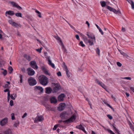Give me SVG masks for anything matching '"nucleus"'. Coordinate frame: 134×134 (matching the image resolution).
Instances as JSON below:
<instances>
[{"label":"nucleus","instance_id":"nucleus-11","mask_svg":"<svg viewBox=\"0 0 134 134\" xmlns=\"http://www.w3.org/2000/svg\"><path fill=\"white\" fill-rule=\"evenodd\" d=\"M65 105V103H61L59 104V106L58 108V109L60 111H61L63 110Z\"/></svg>","mask_w":134,"mask_h":134},{"label":"nucleus","instance_id":"nucleus-20","mask_svg":"<svg viewBox=\"0 0 134 134\" xmlns=\"http://www.w3.org/2000/svg\"><path fill=\"white\" fill-rule=\"evenodd\" d=\"M50 101L51 103H55L57 102V100L56 98L54 97H52L50 99Z\"/></svg>","mask_w":134,"mask_h":134},{"label":"nucleus","instance_id":"nucleus-28","mask_svg":"<svg viewBox=\"0 0 134 134\" xmlns=\"http://www.w3.org/2000/svg\"><path fill=\"white\" fill-rule=\"evenodd\" d=\"M120 53L124 56L126 58L129 57V56L126 53L123 52H120Z\"/></svg>","mask_w":134,"mask_h":134},{"label":"nucleus","instance_id":"nucleus-10","mask_svg":"<svg viewBox=\"0 0 134 134\" xmlns=\"http://www.w3.org/2000/svg\"><path fill=\"white\" fill-rule=\"evenodd\" d=\"M28 71V73L29 75L32 76L35 73V71L31 68H29L27 69Z\"/></svg>","mask_w":134,"mask_h":134},{"label":"nucleus","instance_id":"nucleus-51","mask_svg":"<svg viewBox=\"0 0 134 134\" xmlns=\"http://www.w3.org/2000/svg\"><path fill=\"white\" fill-rule=\"evenodd\" d=\"M10 105L12 106L13 105V102L12 100H11L10 102Z\"/></svg>","mask_w":134,"mask_h":134},{"label":"nucleus","instance_id":"nucleus-36","mask_svg":"<svg viewBox=\"0 0 134 134\" xmlns=\"http://www.w3.org/2000/svg\"><path fill=\"white\" fill-rule=\"evenodd\" d=\"M113 127V128L117 132L118 134H120L119 132V130L116 127L114 126V125H112Z\"/></svg>","mask_w":134,"mask_h":134},{"label":"nucleus","instance_id":"nucleus-34","mask_svg":"<svg viewBox=\"0 0 134 134\" xmlns=\"http://www.w3.org/2000/svg\"><path fill=\"white\" fill-rule=\"evenodd\" d=\"M60 125L59 124H57L55 125L53 129V130H56L57 128L58 127H60Z\"/></svg>","mask_w":134,"mask_h":134},{"label":"nucleus","instance_id":"nucleus-16","mask_svg":"<svg viewBox=\"0 0 134 134\" xmlns=\"http://www.w3.org/2000/svg\"><path fill=\"white\" fill-rule=\"evenodd\" d=\"M55 37L57 40H58V41H59L60 44L62 46V48H65L64 45L60 38L58 37V36H55Z\"/></svg>","mask_w":134,"mask_h":134},{"label":"nucleus","instance_id":"nucleus-40","mask_svg":"<svg viewBox=\"0 0 134 134\" xmlns=\"http://www.w3.org/2000/svg\"><path fill=\"white\" fill-rule=\"evenodd\" d=\"M8 70H9V71H10L9 72L10 73H12V71L13 70V69L12 68V67L10 66L9 67Z\"/></svg>","mask_w":134,"mask_h":134},{"label":"nucleus","instance_id":"nucleus-19","mask_svg":"<svg viewBox=\"0 0 134 134\" xmlns=\"http://www.w3.org/2000/svg\"><path fill=\"white\" fill-rule=\"evenodd\" d=\"M76 127L79 129L82 130L85 133H86V131L85 130L84 127L80 125L76 126Z\"/></svg>","mask_w":134,"mask_h":134},{"label":"nucleus","instance_id":"nucleus-35","mask_svg":"<svg viewBox=\"0 0 134 134\" xmlns=\"http://www.w3.org/2000/svg\"><path fill=\"white\" fill-rule=\"evenodd\" d=\"M35 12L38 14V16L40 18L41 17V14L40 12L37 10H35Z\"/></svg>","mask_w":134,"mask_h":134},{"label":"nucleus","instance_id":"nucleus-49","mask_svg":"<svg viewBox=\"0 0 134 134\" xmlns=\"http://www.w3.org/2000/svg\"><path fill=\"white\" fill-rule=\"evenodd\" d=\"M107 116L108 117V118L110 120H111L113 119V117L112 116L109 114H108L107 115Z\"/></svg>","mask_w":134,"mask_h":134},{"label":"nucleus","instance_id":"nucleus-43","mask_svg":"<svg viewBox=\"0 0 134 134\" xmlns=\"http://www.w3.org/2000/svg\"><path fill=\"white\" fill-rule=\"evenodd\" d=\"M20 82L22 83L23 81V76L21 75H20Z\"/></svg>","mask_w":134,"mask_h":134},{"label":"nucleus","instance_id":"nucleus-56","mask_svg":"<svg viewBox=\"0 0 134 134\" xmlns=\"http://www.w3.org/2000/svg\"><path fill=\"white\" fill-rule=\"evenodd\" d=\"M130 90L134 92V87H130Z\"/></svg>","mask_w":134,"mask_h":134},{"label":"nucleus","instance_id":"nucleus-29","mask_svg":"<svg viewBox=\"0 0 134 134\" xmlns=\"http://www.w3.org/2000/svg\"><path fill=\"white\" fill-rule=\"evenodd\" d=\"M7 84H5L4 86H3V87L5 88H9V85L10 84V83L9 82H7Z\"/></svg>","mask_w":134,"mask_h":134},{"label":"nucleus","instance_id":"nucleus-58","mask_svg":"<svg viewBox=\"0 0 134 134\" xmlns=\"http://www.w3.org/2000/svg\"><path fill=\"white\" fill-rule=\"evenodd\" d=\"M75 37L78 40H79L80 39L79 38V36L77 35H75Z\"/></svg>","mask_w":134,"mask_h":134},{"label":"nucleus","instance_id":"nucleus-5","mask_svg":"<svg viewBox=\"0 0 134 134\" xmlns=\"http://www.w3.org/2000/svg\"><path fill=\"white\" fill-rule=\"evenodd\" d=\"M96 82L98 85L100 86L103 88L106 91H107V86L102 82L99 81L98 79H96L95 80Z\"/></svg>","mask_w":134,"mask_h":134},{"label":"nucleus","instance_id":"nucleus-3","mask_svg":"<svg viewBox=\"0 0 134 134\" xmlns=\"http://www.w3.org/2000/svg\"><path fill=\"white\" fill-rule=\"evenodd\" d=\"M28 82L31 86H34L36 85L37 83V81L34 78L31 77L29 78L28 79Z\"/></svg>","mask_w":134,"mask_h":134},{"label":"nucleus","instance_id":"nucleus-38","mask_svg":"<svg viewBox=\"0 0 134 134\" xmlns=\"http://www.w3.org/2000/svg\"><path fill=\"white\" fill-rule=\"evenodd\" d=\"M96 52L99 55H100V50L98 48H97L96 50Z\"/></svg>","mask_w":134,"mask_h":134},{"label":"nucleus","instance_id":"nucleus-32","mask_svg":"<svg viewBox=\"0 0 134 134\" xmlns=\"http://www.w3.org/2000/svg\"><path fill=\"white\" fill-rule=\"evenodd\" d=\"M100 3L102 6L103 7H104L106 5V3L104 1H100Z\"/></svg>","mask_w":134,"mask_h":134},{"label":"nucleus","instance_id":"nucleus-18","mask_svg":"<svg viewBox=\"0 0 134 134\" xmlns=\"http://www.w3.org/2000/svg\"><path fill=\"white\" fill-rule=\"evenodd\" d=\"M35 89L36 90H38L41 92H43V89L42 87L39 86H36L35 87Z\"/></svg>","mask_w":134,"mask_h":134},{"label":"nucleus","instance_id":"nucleus-39","mask_svg":"<svg viewBox=\"0 0 134 134\" xmlns=\"http://www.w3.org/2000/svg\"><path fill=\"white\" fill-rule=\"evenodd\" d=\"M8 22L10 24L12 25H13V24L14 22L13 21L12 19H10L9 20H8Z\"/></svg>","mask_w":134,"mask_h":134},{"label":"nucleus","instance_id":"nucleus-2","mask_svg":"<svg viewBox=\"0 0 134 134\" xmlns=\"http://www.w3.org/2000/svg\"><path fill=\"white\" fill-rule=\"evenodd\" d=\"M40 83L43 86H45L47 85L48 82V78L46 76L41 75L38 77Z\"/></svg>","mask_w":134,"mask_h":134},{"label":"nucleus","instance_id":"nucleus-6","mask_svg":"<svg viewBox=\"0 0 134 134\" xmlns=\"http://www.w3.org/2000/svg\"><path fill=\"white\" fill-rule=\"evenodd\" d=\"M44 120L43 116L41 115H37L34 120V122L35 123H37L39 122H41Z\"/></svg>","mask_w":134,"mask_h":134},{"label":"nucleus","instance_id":"nucleus-42","mask_svg":"<svg viewBox=\"0 0 134 134\" xmlns=\"http://www.w3.org/2000/svg\"><path fill=\"white\" fill-rule=\"evenodd\" d=\"M122 79H126L127 80H131V78L130 77H122Z\"/></svg>","mask_w":134,"mask_h":134},{"label":"nucleus","instance_id":"nucleus-22","mask_svg":"<svg viewBox=\"0 0 134 134\" xmlns=\"http://www.w3.org/2000/svg\"><path fill=\"white\" fill-rule=\"evenodd\" d=\"M48 64L50 65L53 68H55V65L54 64L52 63L51 60H50V59H49V58H48Z\"/></svg>","mask_w":134,"mask_h":134},{"label":"nucleus","instance_id":"nucleus-41","mask_svg":"<svg viewBox=\"0 0 134 134\" xmlns=\"http://www.w3.org/2000/svg\"><path fill=\"white\" fill-rule=\"evenodd\" d=\"M66 71L67 75L68 77H70V75H69V70L68 69H67Z\"/></svg>","mask_w":134,"mask_h":134},{"label":"nucleus","instance_id":"nucleus-63","mask_svg":"<svg viewBox=\"0 0 134 134\" xmlns=\"http://www.w3.org/2000/svg\"><path fill=\"white\" fill-rule=\"evenodd\" d=\"M21 70L23 72H25V68H21Z\"/></svg>","mask_w":134,"mask_h":134},{"label":"nucleus","instance_id":"nucleus-33","mask_svg":"<svg viewBox=\"0 0 134 134\" xmlns=\"http://www.w3.org/2000/svg\"><path fill=\"white\" fill-rule=\"evenodd\" d=\"M79 45L81 46L82 47H84L85 46V44L83 43V41H80L79 43Z\"/></svg>","mask_w":134,"mask_h":134},{"label":"nucleus","instance_id":"nucleus-26","mask_svg":"<svg viewBox=\"0 0 134 134\" xmlns=\"http://www.w3.org/2000/svg\"><path fill=\"white\" fill-rule=\"evenodd\" d=\"M5 134H12V132L11 130L8 129L4 132Z\"/></svg>","mask_w":134,"mask_h":134},{"label":"nucleus","instance_id":"nucleus-47","mask_svg":"<svg viewBox=\"0 0 134 134\" xmlns=\"http://www.w3.org/2000/svg\"><path fill=\"white\" fill-rule=\"evenodd\" d=\"M10 93L9 92L7 93V99L8 101L9 102L10 99Z\"/></svg>","mask_w":134,"mask_h":134},{"label":"nucleus","instance_id":"nucleus-21","mask_svg":"<svg viewBox=\"0 0 134 134\" xmlns=\"http://www.w3.org/2000/svg\"><path fill=\"white\" fill-rule=\"evenodd\" d=\"M52 91V89L50 87H47L46 88V93H50Z\"/></svg>","mask_w":134,"mask_h":134},{"label":"nucleus","instance_id":"nucleus-60","mask_svg":"<svg viewBox=\"0 0 134 134\" xmlns=\"http://www.w3.org/2000/svg\"><path fill=\"white\" fill-rule=\"evenodd\" d=\"M121 30L123 32H124L126 30L125 28L122 27Z\"/></svg>","mask_w":134,"mask_h":134},{"label":"nucleus","instance_id":"nucleus-25","mask_svg":"<svg viewBox=\"0 0 134 134\" xmlns=\"http://www.w3.org/2000/svg\"><path fill=\"white\" fill-rule=\"evenodd\" d=\"M101 126L104 128L105 130H107L111 134H115L112 131L109 129H107L104 126L101 125Z\"/></svg>","mask_w":134,"mask_h":134},{"label":"nucleus","instance_id":"nucleus-62","mask_svg":"<svg viewBox=\"0 0 134 134\" xmlns=\"http://www.w3.org/2000/svg\"><path fill=\"white\" fill-rule=\"evenodd\" d=\"M86 23L88 27H90V24H89V23H88V21H86Z\"/></svg>","mask_w":134,"mask_h":134},{"label":"nucleus","instance_id":"nucleus-27","mask_svg":"<svg viewBox=\"0 0 134 134\" xmlns=\"http://www.w3.org/2000/svg\"><path fill=\"white\" fill-rule=\"evenodd\" d=\"M13 26H15L16 27H21V25L18 24L16 23L15 22H14L13 24L12 25Z\"/></svg>","mask_w":134,"mask_h":134},{"label":"nucleus","instance_id":"nucleus-46","mask_svg":"<svg viewBox=\"0 0 134 134\" xmlns=\"http://www.w3.org/2000/svg\"><path fill=\"white\" fill-rule=\"evenodd\" d=\"M42 48V47H41L40 49H36V51L40 53H41V50Z\"/></svg>","mask_w":134,"mask_h":134},{"label":"nucleus","instance_id":"nucleus-14","mask_svg":"<svg viewBox=\"0 0 134 134\" xmlns=\"http://www.w3.org/2000/svg\"><path fill=\"white\" fill-rule=\"evenodd\" d=\"M8 119L7 118H5L3 119L1 121V125L3 126L6 124L7 122Z\"/></svg>","mask_w":134,"mask_h":134},{"label":"nucleus","instance_id":"nucleus-1","mask_svg":"<svg viewBox=\"0 0 134 134\" xmlns=\"http://www.w3.org/2000/svg\"><path fill=\"white\" fill-rule=\"evenodd\" d=\"M87 35L88 37L91 40L88 39L86 37H83V40L84 42L86 44L89 43L90 46L94 44V42L96 43V39L95 36L89 32H87L86 34Z\"/></svg>","mask_w":134,"mask_h":134},{"label":"nucleus","instance_id":"nucleus-31","mask_svg":"<svg viewBox=\"0 0 134 134\" xmlns=\"http://www.w3.org/2000/svg\"><path fill=\"white\" fill-rule=\"evenodd\" d=\"M24 57L27 60L30 61L31 60V58L29 55L25 54L24 55Z\"/></svg>","mask_w":134,"mask_h":134},{"label":"nucleus","instance_id":"nucleus-9","mask_svg":"<svg viewBox=\"0 0 134 134\" xmlns=\"http://www.w3.org/2000/svg\"><path fill=\"white\" fill-rule=\"evenodd\" d=\"M76 118V116L74 114L70 118L66 120L65 121H63V122H73L75 120Z\"/></svg>","mask_w":134,"mask_h":134},{"label":"nucleus","instance_id":"nucleus-57","mask_svg":"<svg viewBox=\"0 0 134 134\" xmlns=\"http://www.w3.org/2000/svg\"><path fill=\"white\" fill-rule=\"evenodd\" d=\"M98 30H99V31L101 33V34L102 35H103V31L102 30V29L100 28Z\"/></svg>","mask_w":134,"mask_h":134},{"label":"nucleus","instance_id":"nucleus-55","mask_svg":"<svg viewBox=\"0 0 134 134\" xmlns=\"http://www.w3.org/2000/svg\"><path fill=\"white\" fill-rule=\"evenodd\" d=\"M64 68H65V71H66V70L67 69H67V67L65 65V63H64Z\"/></svg>","mask_w":134,"mask_h":134},{"label":"nucleus","instance_id":"nucleus-13","mask_svg":"<svg viewBox=\"0 0 134 134\" xmlns=\"http://www.w3.org/2000/svg\"><path fill=\"white\" fill-rule=\"evenodd\" d=\"M14 14V11L12 10H9L7 11L5 13V15L6 16H7L8 15L13 16Z\"/></svg>","mask_w":134,"mask_h":134},{"label":"nucleus","instance_id":"nucleus-23","mask_svg":"<svg viewBox=\"0 0 134 134\" xmlns=\"http://www.w3.org/2000/svg\"><path fill=\"white\" fill-rule=\"evenodd\" d=\"M66 112H63L60 114V116L61 118H63L66 116Z\"/></svg>","mask_w":134,"mask_h":134},{"label":"nucleus","instance_id":"nucleus-37","mask_svg":"<svg viewBox=\"0 0 134 134\" xmlns=\"http://www.w3.org/2000/svg\"><path fill=\"white\" fill-rule=\"evenodd\" d=\"M15 15L17 17H22V14L21 13H16L15 14Z\"/></svg>","mask_w":134,"mask_h":134},{"label":"nucleus","instance_id":"nucleus-8","mask_svg":"<svg viewBox=\"0 0 134 134\" xmlns=\"http://www.w3.org/2000/svg\"><path fill=\"white\" fill-rule=\"evenodd\" d=\"M8 3L9 4L12 5L13 7L17 8L19 9H22V8L21 7L19 6L17 4L14 2L9 1L8 2Z\"/></svg>","mask_w":134,"mask_h":134},{"label":"nucleus","instance_id":"nucleus-54","mask_svg":"<svg viewBox=\"0 0 134 134\" xmlns=\"http://www.w3.org/2000/svg\"><path fill=\"white\" fill-rule=\"evenodd\" d=\"M7 74V72L6 70H4L3 71V74L4 75H5L6 74Z\"/></svg>","mask_w":134,"mask_h":134},{"label":"nucleus","instance_id":"nucleus-17","mask_svg":"<svg viewBox=\"0 0 134 134\" xmlns=\"http://www.w3.org/2000/svg\"><path fill=\"white\" fill-rule=\"evenodd\" d=\"M41 69L46 75H48L49 76L50 75V74L49 73L47 70L44 66H42L41 67Z\"/></svg>","mask_w":134,"mask_h":134},{"label":"nucleus","instance_id":"nucleus-64","mask_svg":"<svg viewBox=\"0 0 134 134\" xmlns=\"http://www.w3.org/2000/svg\"><path fill=\"white\" fill-rule=\"evenodd\" d=\"M125 94L127 97H129V93L127 92H126Z\"/></svg>","mask_w":134,"mask_h":134},{"label":"nucleus","instance_id":"nucleus-61","mask_svg":"<svg viewBox=\"0 0 134 134\" xmlns=\"http://www.w3.org/2000/svg\"><path fill=\"white\" fill-rule=\"evenodd\" d=\"M4 92H10V91L9 90V89H6L5 90H4Z\"/></svg>","mask_w":134,"mask_h":134},{"label":"nucleus","instance_id":"nucleus-52","mask_svg":"<svg viewBox=\"0 0 134 134\" xmlns=\"http://www.w3.org/2000/svg\"><path fill=\"white\" fill-rule=\"evenodd\" d=\"M27 114L26 113H25L22 116V118H24L25 117H26L27 116Z\"/></svg>","mask_w":134,"mask_h":134},{"label":"nucleus","instance_id":"nucleus-53","mask_svg":"<svg viewBox=\"0 0 134 134\" xmlns=\"http://www.w3.org/2000/svg\"><path fill=\"white\" fill-rule=\"evenodd\" d=\"M57 75L59 76H62V74L60 71L58 72L57 73Z\"/></svg>","mask_w":134,"mask_h":134},{"label":"nucleus","instance_id":"nucleus-30","mask_svg":"<svg viewBox=\"0 0 134 134\" xmlns=\"http://www.w3.org/2000/svg\"><path fill=\"white\" fill-rule=\"evenodd\" d=\"M16 95L14 94H11L10 96L11 98L13 99L14 100L15 99V97H16Z\"/></svg>","mask_w":134,"mask_h":134},{"label":"nucleus","instance_id":"nucleus-24","mask_svg":"<svg viewBox=\"0 0 134 134\" xmlns=\"http://www.w3.org/2000/svg\"><path fill=\"white\" fill-rule=\"evenodd\" d=\"M59 89V87L58 86H56L53 89V92H56L58 91Z\"/></svg>","mask_w":134,"mask_h":134},{"label":"nucleus","instance_id":"nucleus-12","mask_svg":"<svg viewBox=\"0 0 134 134\" xmlns=\"http://www.w3.org/2000/svg\"><path fill=\"white\" fill-rule=\"evenodd\" d=\"M65 96L64 94H61L58 97V100L59 101H63L64 100V98Z\"/></svg>","mask_w":134,"mask_h":134},{"label":"nucleus","instance_id":"nucleus-15","mask_svg":"<svg viewBox=\"0 0 134 134\" xmlns=\"http://www.w3.org/2000/svg\"><path fill=\"white\" fill-rule=\"evenodd\" d=\"M107 8L110 11L113 12L117 14L119 12V11L116 10L115 9L113 8L110 6H108Z\"/></svg>","mask_w":134,"mask_h":134},{"label":"nucleus","instance_id":"nucleus-7","mask_svg":"<svg viewBox=\"0 0 134 134\" xmlns=\"http://www.w3.org/2000/svg\"><path fill=\"white\" fill-rule=\"evenodd\" d=\"M30 65L32 68L35 69H37L38 67L35 61H31L30 63Z\"/></svg>","mask_w":134,"mask_h":134},{"label":"nucleus","instance_id":"nucleus-4","mask_svg":"<svg viewBox=\"0 0 134 134\" xmlns=\"http://www.w3.org/2000/svg\"><path fill=\"white\" fill-rule=\"evenodd\" d=\"M96 82L98 85L100 86L103 88L106 91H107V86L102 82L99 81L98 79H96L95 80Z\"/></svg>","mask_w":134,"mask_h":134},{"label":"nucleus","instance_id":"nucleus-59","mask_svg":"<svg viewBox=\"0 0 134 134\" xmlns=\"http://www.w3.org/2000/svg\"><path fill=\"white\" fill-rule=\"evenodd\" d=\"M104 103L105 104L107 105L109 107L110 106V105L108 104V103L106 102H104Z\"/></svg>","mask_w":134,"mask_h":134},{"label":"nucleus","instance_id":"nucleus-45","mask_svg":"<svg viewBox=\"0 0 134 134\" xmlns=\"http://www.w3.org/2000/svg\"><path fill=\"white\" fill-rule=\"evenodd\" d=\"M131 2V6L133 9H134V3L132 1H130Z\"/></svg>","mask_w":134,"mask_h":134},{"label":"nucleus","instance_id":"nucleus-44","mask_svg":"<svg viewBox=\"0 0 134 134\" xmlns=\"http://www.w3.org/2000/svg\"><path fill=\"white\" fill-rule=\"evenodd\" d=\"M11 119H12V120H14L15 119V118L14 114V113H12V114H11Z\"/></svg>","mask_w":134,"mask_h":134},{"label":"nucleus","instance_id":"nucleus-48","mask_svg":"<svg viewBox=\"0 0 134 134\" xmlns=\"http://www.w3.org/2000/svg\"><path fill=\"white\" fill-rule=\"evenodd\" d=\"M117 65L119 67H120L122 66V64L120 62H118L116 63Z\"/></svg>","mask_w":134,"mask_h":134},{"label":"nucleus","instance_id":"nucleus-50","mask_svg":"<svg viewBox=\"0 0 134 134\" xmlns=\"http://www.w3.org/2000/svg\"><path fill=\"white\" fill-rule=\"evenodd\" d=\"M65 21L68 23V24H69V25L70 26L72 29H74V30L75 29V28L73 26H72L66 20H65Z\"/></svg>","mask_w":134,"mask_h":134}]
</instances>
